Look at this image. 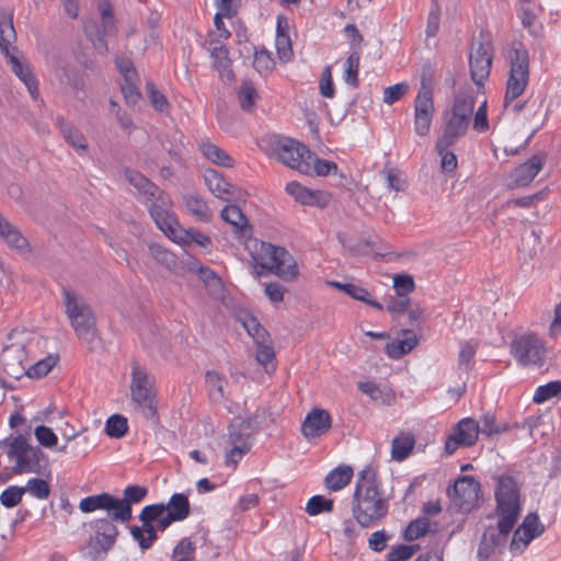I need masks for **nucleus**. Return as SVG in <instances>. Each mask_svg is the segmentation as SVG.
Returning a JSON list of instances; mask_svg holds the SVG:
<instances>
[{
  "label": "nucleus",
  "instance_id": "12",
  "mask_svg": "<svg viewBox=\"0 0 561 561\" xmlns=\"http://www.w3.org/2000/svg\"><path fill=\"white\" fill-rule=\"evenodd\" d=\"M510 351L523 366H542L546 357L545 342L531 332L516 335L511 342Z\"/></svg>",
  "mask_w": 561,
  "mask_h": 561
},
{
  "label": "nucleus",
  "instance_id": "25",
  "mask_svg": "<svg viewBox=\"0 0 561 561\" xmlns=\"http://www.w3.org/2000/svg\"><path fill=\"white\" fill-rule=\"evenodd\" d=\"M220 217L227 224L231 225L234 229V233L239 238L250 237L252 233V227L248 218L243 215L241 209L236 205H227L220 213Z\"/></svg>",
  "mask_w": 561,
  "mask_h": 561
},
{
  "label": "nucleus",
  "instance_id": "31",
  "mask_svg": "<svg viewBox=\"0 0 561 561\" xmlns=\"http://www.w3.org/2000/svg\"><path fill=\"white\" fill-rule=\"evenodd\" d=\"M448 510L456 513H469L479 504V493H448Z\"/></svg>",
  "mask_w": 561,
  "mask_h": 561
},
{
  "label": "nucleus",
  "instance_id": "10",
  "mask_svg": "<svg viewBox=\"0 0 561 561\" xmlns=\"http://www.w3.org/2000/svg\"><path fill=\"white\" fill-rule=\"evenodd\" d=\"M98 12L100 15L99 21L87 20L83 24V30L96 53L105 56L108 53L105 37L114 35L117 26L112 7L107 1L99 3Z\"/></svg>",
  "mask_w": 561,
  "mask_h": 561
},
{
  "label": "nucleus",
  "instance_id": "56",
  "mask_svg": "<svg viewBox=\"0 0 561 561\" xmlns=\"http://www.w3.org/2000/svg\"><path fill=\"white\" fill-rule=\"evenodd\" d=\"M131 535L135 540L139 542V546L142 549H148L151 547L153 540L156 539V530L153 526H145L141 528L134 526L131 528Z\"/></svg>",
  "mask_w": 561,
  "mask_h": 561
},
{
  "label": "nucleus",
  "instance_id": "51",
  "mask_svg": "<svg viewBox=\"0 0 561 561\" xmlns=\"http://www.w3.org/2000/svg\"><path fill=\"white\" fill-rule=\"evenodd\" d=\"M10 249L22 254L31 253L32 248L27 239L22 234L20 229L15 227L11 233L2 240Z\"/></svg>",
  "mask_w": 561,
  "mask_h": 561
},
{
  "label": "nucleus",
  "instance_id": "41",
  "mask_svg": "<svg viewBox=\"0 0 561 561\" xmlns=\"http://www.w3.org/2000/svg\"><path fill=\"white\" fill-rule=\"evenodd\" d=\"M339 238L343 248L352 255H366L374 248V242L367 238H360L358 240L345 236H340Z\"/></svg>",
  "mask_w": 561,
  "mask_h": 561
},
{
  "label": "nucleus",
  "instance_id": "16",
  "mask_svg": "<svg viewBox=\"0 0 561 561\" xmlns=\"http://www.w3.org/2000/svg\"><path fill=\"white\" fill-rule=\"evenodd\" d=\"M496 503L499 533L507 536L520 514L518 493H496Z\"/></svg>",
  "mask_w": 561,
  "mask_h": 561
},
{
  "label": "nucleus",
  "instance_id": "8",
  "mask_svg": "<svg viewBox=\"0 0 561 561\" xmlns=\"http://www.w3.org/2000/svg\"><path fill=\"white\" fill-rule=\"evenodd\" d=\"M8 340L9 343L1 352V360L5 373L19 379L25 375L33 336L26 331H13Z\"/></svg>",
  "mask_w": 561,
  "mask_h": 561
},
{
  "label": "nucleus",
  "instance_id": "9",
  "mask_svg": "<svg viewBox=\"0 0 561 561\" xmlns=\"http://www.w3.org/2000/svg\"><path fill=\"white\" fill-rule=\"evenodd\" d=\"M146 493H126L125 499H115L107 493L89 496L80 502V510L84 513L96 508L105 510L108 516L116 522H128L131 518V502H138Z\"/></svg>",
  "mask_w": 561,
  "mask_h": 561
},
{
  "label": "nucleus",
  "instance_id": "58",
  "mask_svg": "<svg viewBox=\"0 0 561 561\" xmlns=\"http://www.w3.org/2000/svg\"><path fill=\"white\" fill-rule=\"evenodd\" d=\"M480 424V433L484 436L491 437L493 435H499L506 431V426L499 425L496 423L495 416L493 414L486 413L481 417Z\"/></svg>",
  "mask_w": 561,
  "mask_h": 561
},
{
  "label": "nucleus",
  "instance_id": "28",
  "mask_svg": "<svg viewBox=\"0 0 561 561\" xmlns=\"http://www.w3.org/2000/svg\"><path fill=\"white\" fill-rule=\"evenodd\" d=\"M354 476L353 468L348 465H340L328 473L324 479V486L329 491H340L344 489Z\"/></svg>",
  "mask_w": 561,
  "mask_h": 561
},
{
  "label": "nucleus",
  "instance_id": "17",
  "mask_svg": "<svg viewBox=\"0 0 561 561\" xmlns=\"http://www.w3.org/2000/svg\"><path fill=\"white\" fill-rule=\"evenodd\" d=\"M148 209L156 225L165 234L173 233L176 221L169 213L171 207L170 197L159 188L156 196L147 197Z\"/></svg>",
  "mask_w": 561,
  "mask_h": 561
},
{
  "label": "nucleus",
  "instance_id": "48",
  "mask_svg": "<svg viewBox=\"0 0 561 561\" xmlns=\"http://www.w3.org/2000/svg\"><path fill=\"white\" fill-rule=\"evenodd\" d=\"M238 101L242 110L251 111L257 100V92L253 84L249 81H243L237 91Z\"/></svg>",
  "mask_w": 561,
  "mask_h": 561
},
{
  "label": "nucleus",
  "instance_id": "35",
  "mask_svg": "<svg viewBox=\"0 0 561 561\" xmlns=\"http://www.w3.org/2000/svg\"><path fill=\"white\" fill-rule=\"evenodd\" d=\"M455 144L456 141L450 140L448 144H443L440 137L436 141L435 151L440 158V169L443 172L450 173L457 169V157L454 152L448 150Z\"/></svg>",
  "mask_w": 561,
  "mask_h": 561
},
{
  "label": "nucleus",
  "instance_id": "13",
  "mask_svg": "<svg viewBox=\"0 0 561 561\" xmlns=\"http://www.w3.org/2000/svg\"><path fill=\"white\" fill-rule=\"evenodd\" d=\"M352 511L362 526H369L386 515L387 505L379 493H354Z\"/></svg>",
  "mask_w": 561,
  "mask_h": 561
},
{
  "label": "nucleus",
  "instance_id": "49",
  "mask_svg": "<svg viewBox=\"0 0 561 561\" xmlns=\"http://www.w3.org/2000/svg\"><path fill=\"white\" fill-rule=\"evenodd\" d=\"M206 383L214 401H222L225 397V386L227 381L216 371H207Z\"/></svg>",
  "mask_w": 561,
  "mask_h": 561
},
{
  "label": "nucleus",
  "instance_id": "34",
  "mask_svg": "<svg viewBox=\"0 0 561 561\" xmlns=\"http://www.w3.org/2000/svg\"><path fill=\"white\" fill-rule=\"evenodd\" d=\"M201 150L204 157L215 164L226 168H231L233 165L232 158L225 150L211 142H201Z\"/></svg>",
  "mask_w": 561,
  "mask_h": 561
},
{
  "label": "nucleus",
  "instance_id": "26",
  "mask_svg": "<svg viewBox=\"0 0 561 561\" xmlns=\"http://www.w3.org/2000/svg\"><path fill=\"white\" fill-rule=\"evenodd\" d=\"M358 388L378 404L392 405L396 401V393L389 387H381L373 381H360Z\"/></svg>",
  "mask_w": 561,
  "mask_h": 561
},
{
  "label": "nucleus",
  "instance_id": "62",
  "mask_svg": "<svg viewBox=\"0 0 561 561\" xmlns=\"http://www.w3.org/2000/svg\"><path fill=\"white\" fill-rule=\"evenodd\" d=\"M447 491H481V484L472 476H460L447 488Z\"/></svg>",
  "mask_w": 561,
  "mask_h": 561
},
{
  "label": "nucleus",
  "instance_id": "50",
  "mask_svg": "<svg viewBox=\"0 0 561 561\" xmlns=\"http://www.w3.org/2000/svg\"><path fill=\"white\" fill-rule=\"evenodd\" d=\"M127 430V419L119 414L110 416L105 423V433L112 438L123 437Z\"/></svg>",
  "mask_w": 561,
  "mask_h": 561
},
{
  "label": "nucleus",
  "instance_id": "47",
  "mask_svg": "<svg viewBox=\"0 0 561 561\" xmlns=\"http://www.w3.org/2000/svg\"><path fill=\"white\" fill-rule=\"evenodd\" d=\"M165 506L170 514L178 520L184 519L190 512L187 497L182 493H175Z\"/></svg>",
  "mask_w": 561,
  "mask_h": 561
},
{
  "label": "nucleus",
  "instance_id": "4",
  "mask_svg": "<svg viewBox=\"0 0 561 561\" xmlns=\"http://www.w3.org/2000/svg\"><path fill=\"white\" fill-rule=\"evenodd\" d=\"M130 400L135 409L146 419L157 417L158 401L154 377L138 363L131 365V380L129 385Z\"/></svg>",
  "mask_w": 561,
  "mask_h": 561
},
{
  "label": "nucleus",
  "instance_id": "40",
  "mask_svg": "<svg viewBox=\"0 0 561 561\" xmlns=\"http://www.w3.org/2000/svg\"><path fill=\"white\" fill-rule=\"evenodd\" d=\"M60 133L65 140L72 146L75 149L79 151H87L88 150V142L85 137L81 131H79L76 127L68 123H61L60 124Z\"/></svg>",
  "mask_w": 561,
  "mask_h": 561
},
{
  "label": "nucleus",
  "instance_id": "11",
  "mask_svg": "<svg viewBox=\"0 0 561 561\" xmlns=\"http://www.w3.org/2000/svg\"><path fill=\"white\" fill-rule=\"evenodd\" d=\"M508 59L510 76L506 83L505 106L523 94L529 80V54L522 44L510 50Z\"/></svg>",
  "mask_w": 561,
  "mask_h": 561
},
{
  "label": "nucleus",
  "instance_id": "64",
  "mask_svg": "<svg viewBox=\"0 0 561 561\" xmlns=\"http://www.w3.org/2000/svg\"><path fill=\"white\" fill-rule=\"evenodd\" d=\"M195 547L194 543L183 538L173 550V558H178L175 561H193V553Z\"/></svg>",
  "mask_w": 561,
  "mask_h": 561
},
{
  "label": "nucleus",
  "instance_id": "60",
  "mask_svg": "<svg viewBox=\"0 0 561 561\" xmlns=\"http://www.w3.org/2000/svg\"><path fill=\"white\" fill-rule=\"evenodd\" d=\"M358 68H359V55L352 53L345 61V76L346 83L356 87L358 84Z\"/></svg>",
  "mask_w": 561,
  "mask_h": 561
},
{
  "label": "nucleus",
  "instance_id": "36",
  "mask_svg": "<svg viewBox=\"0 0 561 561\" xmlns=\"http://www.w3.org/2000/svg\"><path fill=\"white\" fill-rule=\"evenodd\" d=\"M253 434L237 419L229 426V445L252 448Z\"/></svg>",
  "mask_w": 561,
  "mask_h": 561
},
{
  "label": "nucleus",
  "instance_id": "27",
  "mask_svg": "<svg viewBox=\"0 0 561 561\" xmlns=\"http://www.w3.org/2000/svg\"><path fill=\"white\" fill-rule=\"evenodd\" d=\"M185 209L197 220L208 222L213 217V211L205 199L195 193H187L182 196Z\"/></svg>",
  "mask_w": 561,
  "mask_h": 561
},
{
  "label": "nucleus",
  "instance_id": "53",
  "mask_svg": "<svg viewBox=\"0 0 561 561\" xmlns=\"http://www.w3.org/2000/svg\"><path fill=\"white\" fill-rule=\"evenodd\" d=\"M229 503L236 511H247L259 503V496L255 493H230Z\"/></svg>",
  "mask_w": 561,
  "mask_h": 561
},
{
  "label": "nucleus",
  "instance_id": "54",
  "mask_svg": "<svg viewBox=\"0 0 561 561\" xmlns=\"http://www.w3.org/2000/svg\"><path fill=\"white\" fill-rule=\"evenodd\" d=\"M561 393V381H550L543 386L537 388L534 394V401L536 403L546 402Z\"/></svg>",
  "mask_w": 561,
  "mask_h": 561
},
{
  "label": "nucleus",
  "instance_id": "5",
  "mask_svg": "<svg viewBox=\"0 0 561 561\" xmlns=\"http://www.w3.org/2000/svg\"><path fill=\"white\" fill-rule=\"evenodd\" d=\"M476 100L472 92L463 91L455 96L449 111L444 115V128L440 136L442 142L458 141L469 128L474 113Z\"/></svg>",
  "mask_w": 561,
  "mask_h": 561
},
{
  "label": "nucleus",
  "instance_id": "14",
  "mask_svg": "<svg viewBox=\"0 0 561 561\" xmlns=\"http://www.w3.org/2000/svg\"><path fill=\"white\" fill-rule=\"evenodd\" d=\"M480 434V424L472 417L460 420L451 430L445 443L448 455L454 454L459 447L473 446Z\"/></svg>",
  "mask_w": 561,
  "mask_h": 561
},
{
  "label": "nucleus",
  "instance_id": "32",
  "mask_svg": "<svg viewBox=\"0 0 561 561\" xmlns=\"http://www.w3.org/2000/svg\"><path fill=\"white\" fill-rule=\"evenodd\" d=\"M255 360L267 374L276 369L275 351L271 337L263 343H256Z\"/></svg>",
  "mask_w": 561,
  "mask_h": 561
},
{
  "label": "nucleus",
  "instance_id": "6",
  "mask_svg": "<svg viewBox=\"0 0 561 561\" xmlns=\"http://www.w3.org/2000/svg\"><path fill=\"white\" fill-rule=\"evenodd\" d=\"M266 153L283 165L300 172H309L307 159L312 152L301 142L283 136L267 139Z\"/></svg>",
  "mask_w": 561,
  "mask_h": 561
},
{
  "label": "nucleus",
  "instance_id": "46",
  "mask_svg": "<svg viewBox=\"0 0 561 561\" xmlns=\"http://www.w3.org/2000/svg\"><path fill=\"white\" fill-rule=\"evenodd\" d=\"M432 531V524L427 517H419L412 520L404 530V538L409 541L416 540Z\"/></svg>",
  "mask_w": 561,
  "mask_h": 561
},
{
  "label": "nucleus",
  "instance_id": "2",
  "mask_svg": "<svg viewBox=\"0 0 561 561\" xmlns=\"http://www.w3.org/2000/svg\"><path fill=\"white\" fill-rule=\"evenodd\" d=\"M62 305L77 337L93 347L99 336L92 306L81 294L69 288L62 289Z\"/></svg>",
  "mask_w": 561,
  "mask_h": 561
},
{
  "label": "nucleus",
  "instance_id": "21",
  "mask_svg": "<svg viewBox=\"0 0 561 561\" xmlns=\"http://www.w3.org/2000/svg\"><path fill=\"white\" fill-rule=\"evenodd\" d=\"M204 181L214 196L224 201L232 202L241 197V190L228 183L221 174L215 170H207L204 174Z\"/></svg>",
  "mask_w": 561,
  "mask_h": 561
},
{
  "label": "nucleus",
  "instance_id": "20",
  "mask_svg": "<svg viewBox=\"0 0 561 561\" xmlns=\"http://www.w3.org/2000/svg\"><path fill=\"white\" fill-rule=\"evenodd\" d=\"M543 531L545 526L540 523L537 514H528L513 535L511 550L524 551L530 541L539 537Z\"/></svg>",
  "mask_w": 561,
  "mask_h": 561
},
{
  "label": "nucleus",
  "instance_id": "19",
  "mask_svg": "<svg viewBox=\"0 0 561 561\" xmlns=\"http://www.w3.org/2000/svg\"><path fill=\"white\" fill-rule=\"evenodd\" d=\"M547 162V154L542 151L530 157L526 162L518 165L510 174L508 187L527 186L542 170Z\"/></svg>",
  "mask_w": 561,
  "mask_h": 561
},
{
  "label": "nucleus",
  "instance_id": "29",
  "mask_svg": "<svg viewBox=\"0 0 561 561\" xmlns=\"http://www.w3.org/2000/svg\"><path fill=\"white\" fill-rule=\"evenodd\" d=\"M414 445V435L408 432H401L392 439L391 458L396 461H402L407 459L411 455Z\"/></svg>",
  "mask_w": 561,
  "mask_h": 561
},
{
  "label": "nucleus",
  "instance_id": "18",
  "mask_svg": "<svg viewBox=\"0 0 561 561\" xmlns=\"http://www.w3.org/2000/svg\"><path fill=\"white\" fill-rule=\"evenodd\" d=\"M433 113L432 91L423 85L416 95L414 104V129L419 136L424 137L428 135Z\"/></svg>",
  "mask_w": 561,
  "mask_h": 561
},
{
  "label": "nucleus",
  "instance_id": "38",
  "mask_svg": "<svg viewBox=\"0 0 561 561\" xmlns=\"http://www.w3.org/2000/svg\"><path fill=\"white\" fill-rule=\"evenodd\" d=\"M242 325L248 334L253 339L254 343H263L270 339V334L265 328L261 325L259 320L252 314H244L241 319Z\"/></svg>",
  "mask_w": 561,
  "mask_h": 561
},
{
  "label": "nucleus",
  "instance_id": "45",
  "mask_svg": "<svg viewBox=\"0 0 561 561\" xmlns=\"http://www.w3.org/2000/svg\"><path fill=\"white\" fill-rule=\"evenodd\" d=\"M272 413L266 408H259L253 414L245 419L238 417L237 420L242 423L245 430L250 431L253 435L263 427Z\"/></svg>",
  "mask_w": 561,
  "mask_h": 561
},
{
  "label": "nucleus",
  "instance_id": "43",
  "mask_svg": "<svg viewBox=\"0 0 561 561\" xmlns=\"http://www.w3.org/2000/svg\"><path fill=\"white\" fill-rule=\"evenodd\" d=\"M377 470L373 466H366L357 473L355 491H377Z\"/></svg>",
  "mask_w": 561,
  "mask_h": 561
},
{
  "label": "nucleus",
  "instance_id": "55",
  "mask_svg": "<svg viewBox=\"0 0 561 561\" xmlns=\"http://www.w3.org/2000/svg\"><path fill=\"white\" fill-rule=\"evenodd\" d=\"M57 363V357L47 356L44 359L36 362L33 365H27L25 374L30 377H43L46 376Z\"/></svg>",
  "mask_w": 561,
  "mask_h": 561
},
{
  "label": "nucleus",
  "instance_id": "30",
  "mask_svg": "<svg viewBox=\"0 0 561 561\" xmlns=\"http://www.w3.org/2000/svg\"><path fill=\"white\" fill-rule=\"evenodd\" d=\"M402 333L407 335L403 340H394L386 345V353L390 358L398 359L401 356L410 353L417 345V337L409 330H403Z\"/></svg>",
  "mask_w": 561,
  "mask_h": 561
},
{
  "label": "nucleus",
  "instance_id": "15",
  "mask_svg": "<svg viewBox=\"0 0 561 561\" xmlns=\"http://www.w3.org/2000/svg\"><path fill=\"white\" fill-rule=\"evenodd\" d=\"M492 46L488 42L474 43L469 55L470 76L480 88L489 78L492 66Z\"/></svg>",
  "mask_w": 561,
  "mask_h": 561
},
{
  "label": "nucleus",
  "instance_id": "23",
  "mask_svg": "<svg viewBox=\"0 0 561 561\" xmlns=\"http://www.w3.org/2000/svg\"><path fill=\"white\" fill-rule=\"evenodd\" d=\"M209 53L213 59V67L218 71L224 82H231L234 79L232 71V60L225 45L209 41Z\"/></svg>",
  "mask_w": 561,
  "mask_h": 561
},
{
  "label": "nucleus",
  "instance_id": "22",
  "mask_svg": "<svg viewBox=\"0 0 561 561\" xmlns=\"http://www.w3.org/2000/svg\"><path fill=\"white\" fill-rule=\"evenodd\" d=\"M331 428V416L328 411L319 408L312 409L306 416L301 432L302 435L311 440L320 437Z\"/></svg>",
  "mask_w": 561,
  "mask_h": 561
},
{
  "label": "nucleus",
  "instance_id": "44",
  "mask_svg": "<svg viewBox=\"0 0 561 561\" xmlns=\"http://www.w3.org/2000/svg\"><path fill=\"white\" fill-rule=\"evenodd\" d=\"M495 491H518L524 488L520 474L500 473L493 476Z\"/></svg>",
  "mask_w": 561,
  "mask_h": 561
},
{
  "label": "nucleus",
  "instance_id": "52",
  "mask_svg": "<svg viewBox=\"0 0 561 561\" xmlns=\"http://www.w3.org/2000/svg\"><path fill=\"white\" fill-rule=\"evenodd\" d=\"M333 510V501L322 495L312 496L306 505V512L310 516H317L321 513H330Z\"/></svg>",
  "mask_w": 561,
  "mask_h": 561
},
{
  "label": "nucleus",
  "instance_id": "3",
  "mask_svg": "<svg viewBox=\"0 0 561 561\" xmlns=\"http://www.w3.org/2000/svg\"><path fill=\"white\" fill-rule=\"evenodd\" d=\"M15 30L12 15L0 10V49L5 55L12 72L25 84L34 100L38 98V84L30 65L22 53L14 46Z\"/></svg>",
  "mask_w": 561,
  "mask_h": 561
},
{
  "label": "nucleus",
  "instance_id": "39",
  "mask_svg": "<svg viewBox=\"0 0 561 561\" xmlns=\"http://www.w3.org/2000/svg\"><path fill=\"white\" fill-rule=\"evenodd\" d=\"M126 178L128 182L146 197L156 196L157 193H159V187L137 171L127 170Z\"/></svg>",
  "mask_w": 561,
  "mask_h": 561
},
{
  "label": "nucleus",
  "instance_id": "24",
  "mask_svg": "<svg viewBox=\"0 0 561 561\" xmlns=\"http://www.w3.org/2000/svg\"><path fill=\"white\" fill-rule=\"evenodd\" d=\"M147 248L150 257L158 265L164 267L175 275H183V266L179 263L174 253L154 242L148 243Z\"/></svg>",
  "mask_w": 561,
  "mask_h": 561
},
{
  "label": "nucleus",
  "instance_id": "42",
  "mask_svg": "<svg viewBox=\"0 0 561 561\" xmlns=\"http://www.w3.org/2000/svg\"><path fill=\"white\" fill-rule=\"evenodd\" d=\"M276 51L280 61L288 62L293 58L291 42L288 34L284 33L282 22L278 20L276 34Z\"/></svg>",
  "mask_w": 561,
  "mask_h": 561
},
{
  "label": "nucleus",
  "instance_id": "1",
  "mask_svg": "<svg viewBox=\"0 0 561 561\" xmlns=\"http://www.w3.org/2000/svg\"><path fill=\"white\" fill-rule=\"evenodd\" d=\"M257 276L268 272L284 282H294L299 268L285 248L276 247L256 239L247 244Z\"/></svg>",
  "mask_w": 561,
  "mask_h": 561
},
{
  "label": "nucleus",
  "instance_id": "7",
  "mask_svg": "<svg viewBox=\"0 0 561 561\" xmlns=\"http://www.w3.org/2000/svg\"><path fill=\"white\" fill-rule=\"evenodd\" d=\"M9 460L14 461L11 472L1 473L0 481H8L13 474L35 472L39 467L42 451L38 447L28 444L23 435L8 438L0 444Z\"/></svg>",
  "mask_w": 561,
  "mask_h": 561
},
{
  "label": "nucleus",
  "instance_id": "63",
  "mask_svg": "<svg viewBox=\"0 0 561 561\" xmlns=\"http://www.w3.org/2000/svg\"><path fill=\"white\" fill-rule=\"evenodd\" d=\"M34 435L37 442L46 448H53L57 445V436L48 426H37L34 431Z\"/></svg>",
  "mask_w": 561,
  "mask_h": 561
},
{
  "label": "nucleus",
  "instance_id": "57",
  "mask_svg": "<svg viewBox=\"0 0 561 561\" xmlns=\"http://www.w3.org/2000/svg\"><path fill=\"white\" fill-rule=\"evenodd\" d=\"M393 288L398 297H407L408 294L415 289V283L409 274H397L393 276Z\"/></svg>",
  "mask_w": 561,
  "mask_h": 561
},
{
  "label": "nucleus",
  "instance_id": "61",
  "mask_svg": "<svg viewBox=\"0 0 561 561\" xmlns=\"http://www.w3.org/2000/svg\"><path fill=\"white\" fill-rule=\"evenodd\" d=\"M344 293L356 300L366 302L367 305L373 306L377 309H382V306L379 302H377L374 299H369V293L360 286L347 283Z\"/></svg>",
  "mask_w": 561,
  "mask_h": 561
},
{
  "label": "nucleus",
  "instance_id": "33",
  "mask_svg": "<svg viewBox=\"0 0 561 561\" xmlns=\"http://www.w3.org/2000/svg\"><path fill=\"white\" fill-rule=\"evenodd\" d=\"M507 536H503L499 533V525L496 527L490 526L483 533L480 546L479 556L481 558H488L495 548L505 540Z\"/></svg>",
  "mask_w": 561,
  "mask_h": 561
},
{
  "label": "nucleus",
  "instance_id": "37",
  "mask_svg": "<svg viewBox=\"0 0 561 561\" xmlns=\"http://www.w3.org/2000/svg\"><path fill=\"white\" fill-rule=\"evenodd\" d=\"M309 172H300L301 174L306 175H316V176H327L330 174H336L337 173V164L330 160H324L318 158L312 152V158L307 159Z\"/></svg>",
  "mask_w": 561,
  "mask_h": 561
},
{
  "label": "nucleus",
  "instance_id": "59",
  "mask_svg": "<svg viewBox=\"0 0 561 561\" xmlns=\"http://www.w3.org/2000/svg\"><path fill=\"white\" fill-rule=\"evenodd\" d=\"M147 91L149 94V100L154 110L159 113H168L170 108V103L164 94L158 91L153 83L147 84Z\"/></svg>",
  "mask_w": 561,
  "mask_h": 561
}]
</instances>
